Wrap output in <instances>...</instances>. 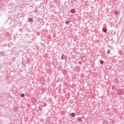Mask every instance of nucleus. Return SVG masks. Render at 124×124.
I'll return each instance as SVG.
<instances>
[{"label": "nucleus", "instance_id": "13", "mask_svg": "<svg viewBox=\"0 0 124 124\" xmlns=\"http://www.w3.org/2000/svg\"><path fill=\"white\" fill-rule=\"evenodd\" d=\"M79 63H82V62H79Z\"/></svg>", "mask_w": 124, "mask_h": 124}, {"label": "nucleus", "instance_id": "4", "mask_svg": "<svg viewBox=\"0 0 124 124\" xmlns=\"http://www.w3.org/2000/svg\"><path fill=\"white\" fill-rule=\"evenodd\" d=\"M33 21V20L31 18H30L29 19V22H31V23H32Z\"/></svg>", "mask_w": 124, "mask_h": 124}, {"label": "nucleus", "instance_id": "2", "mask_svg": "<svg viewBox=\"0 0 124 124\" xmlns=\"http://www.w3.org/2000/svg\"><path fill=\"white\" fill-rule=\"evenodd\" d=\"M82 121V118L81 117H79L77 119V122H81Z\"/></svg>", "mask_w": 124, "mask_h": 124}, {"label": "nucleus", "instance_id": "1", "mask_svg": "<svg viewBox=\"0 0 124 124\" xmlns=\"http://www.w3.org/2000/svg\"><path fill=\"white\" fill-rule=\"evenodd\" d=\"M63 59L64 60H66V56H64V55L62 54L61 56V59L63 60Z\"/></svg>", "mask_w": 124, "mask_h": 124}, {"label": "nucleus", "instance_id": "10", "mask_svg": "<svg viewBox=\"0 0 124 124\" xmlns=\"http://www.w3.org/2000/svg\"><path fill=\"white\" fill-rule=\"evenodd\" d=\"M103 31H107V29H106V28H104Z\"/></svg>", "mask_w": 124, "mask_h": 124}, {"label": "nucleus", "instance_id": "7", "mask_svg": "<svg viewBox=\"0 0 124 124\" xmlns=\"http://www.w3.org/2000/svg\"><path fill=\"white\" fill-rule=\"evenodd\" d=\"M21 97H24L25 96V94L24 93H21Z\"/></svg>", "mask_w": 124, "mask_h": 124}, {"label": "nucleus", "instance_id": "3", "mask_svg": "<svg viewBox=\"0 0 124 124\" xmlns=\"http://www.w3.org/2000/svg\"><path fill=\"white\" fill-rule=\"evenodd\" d=\"M0 56H4V52L3 51L0 52Z\"/></svg>", "mask_w": 124, "mask_h": 124}, {"label": "nucleus", "instance_id": "6", "mask_svg": "<svg viewBox=\"0 0 124 124\" xmlns=\"http://www.w3.org/2000/svg\"><path fill=\"white\" fill-rule=\"evenodd\" d=\"M71 13H75V10H71Z\"/></svg>", "mask_w": 124, "mask_h": 124}, {"label": "nucleus", "instance_id": "8", "mask_svg": "<svg viewBox=\"0 0 124 124\" xmlns=\"http://www.w3.org/2000/svg\"><path fill=\"white\" fill-rule=\"evenodd\" d=\"M100 62L101 64H103V63H104V62L103 61H101Z\"/></svg>", "mask_w": 124, "mask_h": 124}, {"label": "nucleus", "instance_id": "5", "mask_svg": "<svg viewBox=\"0 0 124 124\" xmlns=\"http://www.w3.org/2000/svg\"><path fill=\"white\" fill-rule=\"evenodd\" d=\"M71 117H75V113H72L71 114Z\"/></svg>", "mask_w": 124, "mask_h": 124}, {"label": "nucleus", "instance_id": "11", "mask_svg": "<svg viewBox=\"0 0 124 124\" xmlns=\"http://www.w3.org/2000/svg\"><path fill=\"white\" fill-rule=\"evenodd\" d=\"M115 14H116L117 15V14H118V11H116L115 12H114Z\"/></svg>", "mask_w": 124, "mask_h": 124}, {"label": "nucleus", "instance_id": "12", "mask_svg": "<svg viewBox=\"0 0 124 124\" xmlns=\"http://www.w3.org/2000/svg\"><path fill=\"white\" fill-rule=\"evenodd\" d=\"M107 54H110V50L108 51Z\"/></svg>", "mask_w": 124, "mask_h": 124}, {"label": "nucleus", "instance_id": "9", "mask_svg": "<svg viewBox=\"0 0 124 124\" xmlns=\"http://www.w3.org/2000/svg\"><path fill=\"white\" fill-rule=\"evenodd\" d=\"M69 22H70V21H66L65 22V24H66V25H68V24H69Z\"/></svg>", "mask_w": 124, "mask_h": 124}]
</instances>
